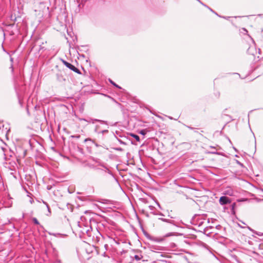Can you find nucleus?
I'll return each instance as SVG.
<instances>
[{"label":"nucleus","mask_w":263,"mask_h":263,"mask_svg":"<svg viewBox=\"0 0 263 263\" xmlns=\"http://www.w3.org/2000/svg\"><path fill=\"white\" fill-rule=\"evenodd\" d=\"M226 194H228L230 196H232L233 195V191L231 190H228L226 192Z\"/></svg>","instance_id":"obj_17"},{"label":"nucleus","mask_w":263,"mask_h":263,"mask_svg":"<svg viewBox=\"0 0 263 263\" xmlns=\"http://www.w3.org/2000/svg\"><path fill=\"white\" fill-rule=\"evenodd\" d=\"M100 125H97L95 128V132L98 134H100Z\"/></svg>","instance_id":"obj_12"},{"label":"nucleus","mask_w":263,"mask_h":263,"mask_svg":"<svg viewBox=\"0 0 263 263\" xmlns=\"http://www.w3.org/2000/svg\"><path fill=\"white\" fill-rule=\"evenodd\" d=\"M32 221H33V222L35 224H40V223H39V221L37 220V219L36 218H35V217L32 218Z\"/></svg>","instance_id":"obj_18"},{"label":"nucleus","mask_w":263,"mask_h":263,"mask_svg":"<svg viewBox=\"0 0 263 263\" xmlns=\"http://www.w3.org/2000/svg\"><path fill=\"white\" fill-rule=\"evenodd\" d=\"M16 19V17H14V21H15Z\"/></svg>","instance_id":"obj_36"},{"label":"nucleus","mask_w":263,"mask_h":263,"mask_svg":"<svg viewBox=\"0 0 263 263\" xmlns=\"http://www.w3.org/2000/svg\"><path fill=\"white\" fill-rule=\"evenodd\" d=\"M219 203L221 205H226L230 203L231 201L229 198L226 196H221L219 199Z\"/></svg>","instance_id":"obj_5"},{"label":"nucleus","mask_w":263,"mask_h":263,"mask_svg":"<svg viewBox=\"0 0 263 263\" xmlns=\"http://www.w3.org/2000/svg\"><path fill=\"white\" fill-rule=\"evenodd\" d=\"M131 136L133 137H134L136 140V141H140V138L138 135L132 134H131Z\"/></svg>","instance_id":"obj_14"},{"label":"nucleus","mask_w":263,"mask_h":263,"mask_svg":"<svg viewBox=\"0 0 263 263\" xmlns=\"http://www.w3.org/2000/svg\"><path fill=\"white\" fill-rule=\"evenodd\" d=\"M36 15L39 16H50V13L49 10V7L47 4L44 2H39V7L35 9Z\"/></svg>","instance_id":"obj_1"},{"label":"nucleus","mask_w":263,"mask_h":263,"mask_svg":"<svg viewBox=\"0 0 263 263\" xmlns=\"http://www.w3.org/2000/svg\"><path fill=\"white\" fill-rule=\"evenodd\" d=\"M159 219L161 220L162 221H163L164 222H168V223H172V221L171 220H169V219H165V218H159Z\"/></svg>","instance_id":"obj_15"},{"label":"nucleus","mask_w":263,"mask_h":263,"mask_svg":"<svg viewBox=\"0 0 263 263\" xmlns=\"http://www.w3.org/2000/svg\"><path fill=\"white\" fill-rule=\"evenodd\" d=\"M86 226H85L82 229V230H81V232L83 234H85V232H86Z\"/></svg>","instance_id":"obj_22"},{"label":"nucleus","mask_w":263,"mask_h":263,"mask_svg":"<svg viewBox=\"0 0 263 263\" xmlns=\"http://www.w3.org/2000/svg\"><path fill=\"white\" fill-rule=\"evenodd\" d=\"M254 15H245V16H248V17H250V16H254Z\"/></svg>","instance_id":"obj_32"},{"label":"nucleus","mask_w":263,"mask_h":263,"mask_svg":"<svg viewBox=\"0 0 263 263\" xmlns=\"http://www.w3.org/2000/svg\"><path fill=\"white\" fill-rule=\"evenodd\" d=\"M20 3H26V4H28V3H29L31 2H32L33 0H19Z\"/></svg>","instance_id":"obj_16"},{"label":"nucleus","mask_w":263,"mask_h":263,"mask_svg":"<svg viewBox=\"0 0 263 263\" xmlns=\"http://www.w3.org/2000/svg\"><path fill=\"white\" fill-rule=\"evenodd\" d=\"M149 248L151 251H152L153 252H157L159 251L162 250L161 247H159V246H156L154 245H150Z\"/></svg>","instance_id":"obj_9"},{"label":"nucleus","mask_w":263,"mask_h":263,"mask_svg":"<svg viewBox=\"0 0 263 263\" xmlns=\"http://www.w3.org/2000/svg\"><path fill=\"white\" fill-rule=\"evenodd\" d=\"M134 258L135 259L137 260V261H139L140 260H141V257H140L139 255H135V256H134Z\"/></svg>","instance_id":"obj_20"},{"label":"nucleus","mask_w":263,"mask_h":263,"mask_svg":"<svg viewBox=\"0 0 263 263\" xmlns=\"http://www.w3.org/2000/svg\"><path fill=\"white\" fill-rule=\"evenodd\" d=\"M261 16V14H258L257 15V16Z\"/></svg>","instance_id":"obj_34"},{"label":"nucleus","mask_w":263,"mask_h":263,"mask_svg":"<svg viewBox=\"0 0 263 263\" xmlns=\"http://www.w3.org/2000/svg\"><path fill=\"white\" fill-rule=\"evenodd\" d=\"M43 203L47 206V204H48L46 202L43 201Z\"/></svg>","instance_id":"obj_31"},{"label":"nucleus","mask_w":263,"mask_h":263,"mask_svg":"<svg viewBox=\"0 0 263 263\" xmlns=\"http://www.w3.org/2000/svg\"><path fill=\"white\" fill-rule=\"evenodd\" d=\"M140 134L141 135H144L146 134V132L144 130H142L140 131Z\"/></svg>","instance_id":"obj_27"},{"label":"nucleus","mask_w":263,"mask_h":263,"mask_svg":"<svg viewBox=\"0 0 263 263\" xmlns=\"http://www.w3.org/2000/svg\"><path fill=\"white\" fill-rule=\"evenodd\" d=\"M16 153L17 155V157L20 158H24L26 155V151L21 146H18L16 148Z\"/></svg>","instance_id":"obj_4"},{"label":"nucleus","mask_w":263,"mask_h":263,"mask_svg":"<svg viewBox=\"0 0 263 263\" xmlns=\"http://www.w3.org/2000/svg\"><path fill=\"white\" fill-rule=\"evenodd\" d=\"M147 238L149 240H151L155 241V242H162L164 240V238H161V237L157 238V237H154L148 236L147 237Z\"/></svg>","instance_id":"obj_8"},{"label":"nucleus","mask_w":263,"mask_h":263,"mask_svg":"<svg viewBox=\"0 0 263 263\" xmlns=\"http://www.w3.org/2000/svg\"><path fill=\"white\" fill-rule=\"evenodd\" d=\"M56 78L57 81L60 83H63L66 81V78L62 71H59L56 74Z\"/></svg>","instance_id":"obj_6"},{"label":"nucleus","mask_w":263,"mask_h":263,"mask_svg":"<svg viewBox=\"0 0 263 263\" xmlns=\"http://www.w3.org/2000/svg\"><path fill=\"white\" fill-rule=\"evenodd\" d=\"M86 232H85V234H86L88 236H90V230L91 229L90 227H86Z\"/></svg>","instance_id":"obj_13"},{"label":"nucleus","mask_w":263,"mask_h":263,"mask_svg":"<svg viewBox=\"0 0 263 263\" xmlns=\"http://www.w3.org/2000/svg\"><path fill=\"white\" fill-rule=\"evenodd\" d=\"M47 208V210H48V212L49 213L48 214H47V215H49L51 214V211H50V207L49 206L48 204H47V206H46Z\"/></svg>","instance_id":"obj_23"},{"label":"nucleus","mask_w":263,"mask_h":263,"mask_svg":"<svg viewBox=\"0 0 263 263\" xmlns=\"http://www.w3.org/2000/svg\"><path fill=\"white\" fill-rule=\"evenodd\" d=\"M108 132V130H107V129H104V130H100V133H102V134H105V133H107Z\"/></svg>","instance_id":"obj_25"},{"label":"nucleus","mask_w":263,"mask_h":263,"mask_svg":"<svg viewBox=\"0 0 263 263\" xmlns=\"http://www.w3.org/2000/svg\"><path fill=\"white\" fill-rule=\"evenodd\" d=\"M172 235H173V234H172V233H169L166 234L164 236V237H167L171 236H172Z\"/></svg>","instance_id":"obj_26"},{"label":"nucleus","mask_w":263,"mask_h":263,"mask_svg":"<svg viewBox=\"0 0 263 263\" xmlns=\"http://www.w3.org/2000/svg\"><path fill=\"white\" fill-rule=\"evenodd\" d=\"M212 228H213V227H206V228L205 229H204V232L205 233V232H208V231H209V230L210 229H212Z\"/></svg>","instance_id":"obj_24"},{"label":"nucleus","mask_w":263,"mask_h":263,"mask_svg":"<svg viewBox=\"0 0 263 263\" xmlns=\"http://www.w3.org/2000/svg\"><path fill=\"white\" fill-rule=\"evenodd\" d=\"M80 120H83V121H85L87 122L88 123H94V122L95 121H97V122H99L102 123H104V124H107V122L104 121L100 120H98V119H92V118H89V119H80Z\"/></svg>","instance_id":"obj_7"},{"label":"nucleus","mask_w":263,"mask_h":263,"mask_svg":"<svg viewBox=\"0 0 263 263\" xmlns=\"http://www.w3.org/2000/svg\"><path fill=\"white\" fill-rule=\"evenodd\" d=\"M62 62L67 68H69L71 70L73 71L74 72H75L78 74L81 73L80 70L78 69L77 68H76L74 66H73L71 64H70L63 60H62Z\"/></svg>","instance_id":"obj_3"},{"label":"nucleus","mask_w":263,"mask_h":263,"mask_svg":"<svg viewBox=\"0 0 263 263\" xmlns=\"http://www.w3.org/2000/svg\"><path fill=\"white\" fill-rule=\"evenodd\" d=\"M160 215L163 216V215L162 213L159 214Z\"/></svg>","instance_id":"obj_35"},{"label":"nucleus","mask_w":263,"mask_h":263,"mask_svg":"<svg viewBox=\"0 0 263 263\" xmlns=\"http://www.w3.org/2000/svg\"><path fill=\"white\" fill-rule=\"evenodd\" d=\"M240 32L241 33L246 34L248 32V31L245 28H243L241 29Z\"/></svg>","instance_id":"obj_21"},{"label":"nucleus","mask_w":263,"mask_h":263,"mask_svg":"<svg viewBox=\"0 0 263 263\" xmlns=\"http://www.w3.org/2000/svg\"><path fill=\"white\" fill-rule=\"evenodd\" d=\"M213 154H216V153L215 152H212Z\"/></svg>","instance_id":"obj_37"},{"label":"nucleus","mask_w":263,"mask_h":263,"mask_svg":"<svg viewBox=\"0 0 263 263\" xmlns=\"http://www.w3.org/2000/svg\"><path fill=\"white\" fill-rule=\"evenodd\" d=\"M203 6L207 7L211 11H212L215 15H217V16H222L221 15H218L216 12H215L214 10H213L206 5L204 4Z\"/></svg>","instance_id":"obj_11"},{"label":"nucleus","mask_w":263,"mask_h":263,"mask_svg":"<svg viewBox=\"0 0 263 263\" xmlns=\"http://www.w3.org/2000/svg\"><path fill=\"white\" fill-rule=\"evenodd\" d=\"M87 141H90V142H91L92 143H93V144L95 145V146H96V147H98V146H99V145L98 143H96V142L94 141V140H92V139H90V138H86V139H85L84 140V142H87Z\"/></svg>","instance_id":"obj_10"},{"label":"nucleus","mask_w":263,"mask_h":263,"mask_svg":"<svg viewBox=\"0 0 263 263\" xmlns=\"http://www.w3.org/2000/svg\"><path fill=\"white\" fill-rule=\"evenodd\" d=\"M72 138H79L80 136V135H78V136H71Z\"/></svg>","instance_id":"obj_30"},{"label":"nucleus","mask_w":263,"mask_h":263,"mask_svg":"<svg viewBox=\"0 0 263 263\" xmlns=\"http://www.w3.org/2000/svg\"><path fill=\"white\" fill-rule=\"evenodd\" d=\"M256 234L258 235V236H262L263 235V233H261V232H256Z\"/></svg>","instance_id":"obj_29"},{"label":"nucleus","mask_w":263,"mask_h":263,"mask_svg":"<svg viewBox=\"0 0 263 263\" xmlns=\"http://www.w3.org/2000/svg\"><path fill=\"white\" fill-rule=\"evenodd\" d=\"M187 127L191 129H193V127H191V126H187Z\"/></svg>","instance_id":"obj_33"},{"label":"nucleus","mask_w":263,"mask_h":263,"mask_svg":"<svg viewBox=\"0 0 263 263\" xmlns=\"http://www.w3.org/2000/svg\"><path fill=\"white\" fill-rule=\"evenodd\" d=\"M110 82L114 86H115L117 88H121V87L118 86L117 84H116L115 82H114L112 80H109Z\"/></svg>","instance_id":"obj_19"},{"label":"nucleus","mask_w":263,"mask_h":263,"mask_svg":"<svg viewBox=\"0 0 263 263\" xmlns=\"http://www.w3.org/2000/svg\"><path fill=\"white\" fill-rule=\"evenodd\" d=\"M89 166L95 170H101L104 171L105 172L110 173V171L105 165L104 164L101 162H98L96 165H89Z\"/></svg>","instance_id":"obj_2"},{"label":"nucleus","mask_w":263,"mask_h":263,"mask_svg":"<svg viewBox=\"0 0 263 263\" xmlns=\"http://www.w3.org/2000/svg\"><path fill=\"white\" fill-rule=\"evenodd\" d=\"M115 149L118 151H123V148L121 147H117V148H116Z\"/></svg>","instance_id":"obj_28"}]
</instances>
